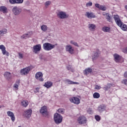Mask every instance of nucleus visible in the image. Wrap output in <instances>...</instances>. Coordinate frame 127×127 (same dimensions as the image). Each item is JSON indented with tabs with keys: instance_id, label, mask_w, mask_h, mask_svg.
Instances as JSON below:
<instances>
[{
	"instance_id": "obj_1",
	"label": "nucleus",
	"mask_w": 127,
	"mask_h": 127,
	"mask_svg": "<svg viewBox=\"0 0 127 127\" xmlns=\"http://www.w3.org/2000/svg\"><path fill=\"white\" fill-rule=\"evenodd\" d=\"M57 45H58L57 44L53 45L49 43H45L43 44V48L45 51H50V50L55 48V46H57Z\"/></svg>"
},
{
	"instance_id": "obj_2",
	"label": "nucleus",
	"mask_w": 127,
	"mask_h": 127,
	"mask_svg": "<svg viewBox=\"0 0 127 127\" xmlns=\"http://www.w3.org/2000/svg\"><path fill=\"white\" fill-rule=\"evenodd\" d=\"M54 120L55 121V123L58 125L62 123L63 117L60 114L56 113L54 116Z\"/></svg>"
},
{
	"instance_id": "obj_3",
	"label": "nucleus",
	"mask_w": 127,
	"mask_h": 127,
	"mask_svg": "<svg viewBox=\"0 0 127 127\" xmlns=\"http://www.w3.org/2000/svg\"><path fill=\"white\" fill-rule=\"evenodd\" d=\"M58 18L60 19H65V18H68L69 15L65 11H60L57 13Z\"/></svg>"
},
{
	"instance_id": "obj_4",
	"label": "nucleus",
	"mask_w": 127,
	"mask_h": 127,
	"mask_svg": "<svg viewBox=\"0 0 127 127\" xmlns=\"http://www.w3.org/2000/svg\"><path fill=\"white\" fill-rule=\"evenodd\" d=\"M40 113L43 117H47L48 116V109L47 106H44L40 109Z\"/></svg>"
},
{
	"instance_id": "obj_5",
	"label": "nucleus",
	"mask_w": 127,
	"mask_h": 127,
	"mask_svg": "<svg viewBox=\"0 0 127 127\" xmlns=\"http://www.w3.org/2000/svg\"><path fill=\"white\" fill-rule=\"evenodd\" d=\"M35 78L40 82H43L44 79H43V73L41 71L37 72L35 75Z\"/></svg>"
},
{
	"instance_id": "obj_6",
	"label": "nucleus",
	"mask_w": 127,
	"mask_h": 127,
	"mask_svg": "<svg viewBox=\"0 0 127 127\" xmlns=\"http://www.w3.org/2000/svg\"><path fill=\"white\" fill-rule=\"evenodd\" d=\"M77 123L80 125H83L87 123V119L84 116H81L77 118Z\"/></svg>"
},
{
	"instance_id": "obj_7",
	"label": "nucleus",
	"mask_w": 127,
	"mask_h": 127,
	"mask_svg": "<svg viewBox=\"0 0 127 127\" xmlns=\"http://www.w3.org/2000/svg\"><path fill=\"white\" fill-rule=\"evenodd\" d=\"M41 51V45L38 44L35 46H34L33 47V52L35 54H38L39 52Z\"/></svg>"
},
{
	"instance_id": "obj_8",
	"label": "nucleus",
	"mask_w": 127,
	"mask_h": 127,
	"mask_svg": "<svg viewBox=\"0 0 127 127\" xmlns=\"http://www.w3.org/2000/svg\"><path fill=\"white\" fill-rule=\"evenodd\" d=\"M0 49L1 50V51L2 52V54L3 55H5V56H7V57H8L9 56V53L6 51V48L3 45H0Z\"/></svg>"
},
{
	"instance_id": "obj_9",
	"label": "nucleus",
	"mask_w": 127,
	"mask_h": 127,
	"mask_svg": "<svg viewBox=\"0 0 127 127\" xmlns=\"http://www.w3.org/2000/svg\"><path fill=\"white\" fill-rule=\"evenodd\" d=\"M69 101L71 103L75 104V105H79L80 104L81 100L77 97H72L69 98Z\"/></svg>"
},
{
	"instance_id": "obj_10",
	"label": "nucleus",
	"mask_w": 127,
	"mask_h": 127,
	"mask_svg": "<svg viewBox=\"0 0 127 127\" xmlns=\"http://www.w3.org/2000/svg\"><path fill=\"white\" fill-rule=\"evenodd\" d=\"M31 70V67L30 66L25 67L20 70V74L21 75H27V74L29 73Z\"/></svg>"
},
{
	"instance_id": "obj_11",
	"label": "nucleus",
	"mask_w": 127,
	"mask_h": 127,
	"mask_svg": "<svg viewBox=\"0 0 127 127\" xmlns=\"http://www.w3.org/2000/svg\"><path fill=\"white\" fill-rule=\"evenodd\" d=\"M87 28H88L89 31L93 32L95 31V30H96V28H97V26H96V24H95L89 23L87 26Z\"/></svg>"
},
{
	"instance_id": "obj_12",
	"label": "nucleus",
	"mask_w": 127,
	"mask_h": 127,
	"mask_svg": "<svg viewBox=\"0 0 127 127\" xmlns=\"http://www.w3.org/2000/svg\"><path fill=\"white\" fill-rule=\"evenodd\" d=\"M65 51L70 54H74V49L70 45H67L65 46Z\"/></svg>"
},
{
	"instance_id": "obj_13",
	"label": "nucleus",
	"mask_w": 127,
	"mask_h": 127,
	"mask_svg": "<svg viewBox=\"0 0 127 127\" xmlns=\"http://www.w3.org/2000/svg\"><path fill=\"white\" fill-rule=\"evenodd\" d=\"M12 11L15 15H18L21 12V8L19 7L14 6L12 9Z\"/></svg>"
},
{
	"instance_id": "obj_14",
	"label": "nucleus",
	"mask_w": 127,
	"mask_h": 127,
	"mask_svg": "<svg viewBox=\"0 0 127 127\" xmlns=\"http://www.w3.org/2000/svg\"><path fill=\"white\" fill-rule=\"evenodd\" d=\"M85 16L87 17V18H89V19H92V18H96V15L92 12H86L85 13Z\"/></svg>"
},
{
	"instance_id": "obj_15",
	"label": "nucleus",
	"mask_w": 127,
	"mask_h": 127,
	"mask_svg": "<svg viewBox=\"0 0 127 127\" xmlns=\"http://www.w3.org/2000/svg\"><path fill=\"white\" fill-rule=\"evenodd\" d=\"M97 111L99 113H103V112L107 111V106L104 104L100 105L97 108Z\"/></svg>"
},
{
	"instance_id": "obj_16",
	"label": "nucleus",
	"mask_w": 127,
	"mask_h": 127,
	"mask_svg": "<svg viewBox=\"0 0 127 127\" xmlns=\"http://www.w3.org/2000/svg\"><path fill=\"white\" fill-rule=\"evenodd\" d=\"M31 114H32V110L31 109H28L25 111L23 116L25 118H30L31 117Z\"/></svg>"
},
{
	"instance_id": "obj_17",
	"label": "nucleus",
	"mask_w": 127,
	"mask_h": 127,
	"mask_svg": "<svg viewBox=\"0 0 127 127\" xmlns=\"http://www.w3.org/2000/svg\"><path fill=\"white\" fill-rule=\"evenodd\" d=\"M4 76L5 77L6 80H7V81H10V80L12 79L11 73L8 71H6L4 72Z\"/></svg>"
},
{
	"instance_id": "obj_18",
	"label": "nucleus",
	"mask_w": 127,
	"mask_h": 127,
	"mask_svg": "<svg viewBox=\"0 0 127 127\" xmlns=\"http://www.w3.org/2000/svg\"><path fill=\"white\" fill-rule=\"evenodd\" d=\"M7 115L8 117H10L12 122H14V121H15V116H14L13 112L8 111L7 112Z\"/></svg>"
},
{
	"instance_id": "obj_19",
	"label": "nucleus",
	"mask_w": 127,
	"mask_h": 127,
	"mask_svg": "<svg viewBox=\"0 0 127 127\" xmlns=\"http://www.w3.org/2000/svg\"><path fill=\"white\" fill-rule=\"evenodd\" d=\"M102 15L105 16L109 22H112V17L110 16V14L106 12H103Z\"/></svg>"
},
{
	"instance_id": "obj_20",
	"label": "nucleus",
	"mask_w": 127,
	"mask_h": 127,
	"mask_svg": "<svg viewBox=\"0 0 127 127\" xmlns=\"http://www.w3.org/2000/svg\"><path fill=\"white\" fill-rule=\"evenodd\" d=\"M114 20H115L116 24H117V25L120 24V23L123 22L122 21V20H121V18H120V16H119V15H114Z\"/></svg>"
},
{
	"instance_id": "obj_21",
	"label": "nucleus",
	"mask_w": 127,
	"mask_h": 127,
	"mask_svg": "<svg viewBox=\"0 0 127 127\" xmlns=\"http://www.w3.org/2000/svg\"><path fill=\"white\" fill-rule=\"evenodd\" d=\"M99 56H100V52H95L92 53V61L96 60L97 58H98Z\"/></svg>"
},
{
	"instance_id": "obj_22",
	"label": "nucleus",
	"mask_w": 127,
	"mask_h": 127,
	"mask_svg": "<svg viewBox=\"0 0 127 127\" xmlns=\"http://www.w3.org/2000/svg\"><path fill=\"white\" fill-rule=\"evenodd\" d=\"M118 26H119V27H120L121 29H122V30H124V31H127V25L124 24L123 22H121V23L118 24Z\"/></svg>"
},
{
	"instance_id": "obj_23",
	"label": "nucleus",
	"mask_w": 127,
	"mask_h": 127,
	"mask_svg": "<svg viewBox=\"0 0 127 127\" xmlns=\"http://www.w3.org/2000/svg\"><path fill=\"white\" fill-rule=\"evenodd\" d=\"M53 85V83L51 81H47L44 84V87L47 88V89H49V88H51Z\"/></svg>"
},
{
	"instance_id": "obj_24",
	"label": "nucleus",
	"mask_w": 127,
	"mask_h": 127,
	"mask_svg": "<svg viewBox=\"0 0 127 127\" xmlns=\"http://www.w3.org/2000/svg\"><path fill=\"white\" fill-rule=\"evenodd\" d=\"M102 30L103 32H106L107 33H110L111 31H112L111 28L107 26H104L102 28Z\"/></svg>"
},
{
	"instance_id": "obj_25",
	"label": "nucleus",
	"mask_w": 127,
	"mask_h": 127,
	"mask_svg": "<svg viewBox=\"0 0 127 127\" xmlns=\"http://www.w3.org/2000/svg\"><path fill=\"white\" fill-rule=\"evenodd\" d=\"M65 82L68 85H79V83L77 82H74L69 79H66Z\"/></svg>"
},
{
	"instance_id": "obj_26",
	"label": "nucleus",
	"mask_w": 127,
	"mask_h": 127,
	"mask_svg": "<svg viewBox=\"0 0 127 127\" xmlns=\"http://www.w3.org/2000/svg\"><path fill=\"white\" fill-rule=\"evenodd\" d=\"M114 58L115 62L117 63L120 62V60H121V56L118 54H115L114 55Z\"/></svg>"
},
{
	"instance_id": "obj_27",
	"label": "nucleus",
	"mask_w": 127,
	"mask_h": 127,
	"mask_svg": "<svg viewBox=\"0 0 127 127\" xmlns=\"http://www.w3.org/2000/svg\"><path fill=\"white\" fill-rule=\"evenodd\" d=\"M0 11L3 12V13H7V8L4 6H0Z\"/></svg>"
},
{
	"instance_id": "obj_28",
	"label": "nucleus",
	"mask_w": 127,
	"mask_h": 127,
	"mask_svg": "<svg viewBox=\"0 0 127 127\" xmlns=\"http://www.w3.org/2000/svg\"><path fill=\"white\" fill-rule=\"evenodd\" d=\"M92 71H93L92 68H87L84 70L83 73L84 75H89L90 73H91Z\"/></svg>"
},
{
	"instance_id": "obj_29",
	"label": "nucleus",
	"mask_w": 127,
	"mask_h": 127,
	"mask_svg": "<svg viewBox=\"0 0 127 127\" xmlns=\"http://www.w3.org/2000/svg\"><path fill=\"white\" fill-rule=\"evenodd\" d=\"M21 105L22 107H24V108H26V107L28 106V101L26 100H22Z\"/></svg>"
},
{
	"instance_id": "obj_30",
	"label": "nucleus",
	"mask_w": 127,
	"mask_h": 127,
	"mask_svg": "<svg viewBox=\"0 0 127 127\" xmlns=\"http://www.w3.org/2000/svg\"><path fill=\"white\" fill-rule=\"evenodd\" d=\"M7 33V29L3 28L0 30V35H3V34H6Z\"/></svg>"
},
{
	"instance_id": "obj_31",
	"label": "nucleus",
	"mask_w": 127,
	"mask_h": 127,
	"mask_svg": "<svg viewBox=\"0 0 127 127\" xmlns=\"http://www.w3.org/2000/svg\"><path fill=\"white\" fill-rule=\"evenodd\" d=\"M41 29L42 30V31H47V29H48V27L46 26V25H42L41 26Z\"/></svg>"
},
{
	"instance_id": "obj_32",
	"label": "nucleus",
	"mask_w": 127,
	"mask_h": 127,
	"mask_svg": "<svg viewBox=\"0 0 127 127\" xmlns=\"http://www.w3.org/2000/svg\"><path fill=\"white\" fill-rule=\"evenodd\" d=\"M19 86V80L17 81V82L14 84V88L15 90H18V87Z\"/></svg>"
},
{
	"instance_id": "obj_33",
	"label": "nucleus",
	"mask_w": 127,
	"mask_h": 127,
	"mask_svg": "<svg viewBox=\"0 0 127 127\" xmlns=\"http://www.w3.org/2000/svg\"><path fill=\"white\" fill-rule=\"evenodd\" d=\"M93 98H94V99H99V98H100V93L98 92H95L93 94Z\"/></svg>"
},
{
	"instance_id": "obj_34",
	"label": "nucleus",
	"mask_w": 127,
	"mask_h": 127,
	"mask_svg": "<svg viewBox=\"0 0 127 127\" xmlns=\"http://www.w3.org/2000/svg\"><path fill=\"white\" fill-rule=\"evenodd\" d=\"M70 44H72V45H74V46H76V47H79V45H78V43L75 41L71 40L70 41Z\"/></svg>"
},
{
	"instance_id": "obj_35",
	"label": "nucleus",
	"mask_w": 127,
	"mask_h": 127,
	"mask_svg": "<svg viewBox=\"0 0 127 127\" xmlns=\"http://www.w3.org/2000/svg\"><path fill=\"white\" fill-rule=\"evenodd\" d=\"M100 10H102L103 11H106L107 10V7L105 5H101L100 6Z\"/></svg>"
},
{
	"instance_id": "obj_36",
	"label": "nucleus",
	"mask_w": 127,
	"mask_h": 127,
	"mask_svg": "<svg viewBox=\"0 0 127 127\" xmlns=\"http://www.w3.org/2000/svg\"><path fill=\"white\" fill-rule=\"evenodd\" d=\"M18 57L19 59H20L21 60L23 59L24 56L23 54H21V53H18Z\"/></svg>"
},
{
	"instance_id": "obj_37",
	"label": "nucleus",
	"mask_w": 127,
	"mask_h": 127,
	"mask_svg": "<svg viewBox=\"0 0 127 127\" xmlns=\"http://www.w3.org/2000/svg\"><path fill=\"white\" fill-rule=\"evenodd\" d=\"M58 112L60 114H64V113H65V109L63 108H60L58 110Z\"/></svg>"
},
{
	"instance_id": "obj_38",
	"label": "nucleus",
	"mask_w": 127,
	"mask_h": 127,
	"mask_svg": "<svg viewBox=\"0 0 127 127\" xmlns=\"http://www.w3.org/2000/svg\"><path fill=\"white\" fill-rule=\"evenodd\" d=\"M92 5H93V2L91 1H89L86 4V7H90V6H92Z\"/></svg>"
},
{
	"instance_id": "obj_39",
	"label": "nucleus",
	"mask_w": 127,
	"mask_h": 127,
	"mask_svg": "<svg viewBox=\"0 0 127 127\" xmlns=\"http://www.w3.org/2000/svg\"><path fill=\"white\" fill-rule=\"evenodd\" d=\"M50 4H51V1H46L45 3V6L46 7H48V6H49V5H50Z\"/></svg>"
},
{
	"instance_id": "obj_40",
	"label": "nucleus",
	"mask_w": 127,
	"mask_h": 127,
	"mask_svg": "<svg viewBox=\"0 0 127 127\" xmlns=\"http://www.w3.org/2000/svg\"><path fill=\"white\" fill-rule=\"evenodd\" d=\"M122 51L125 54H127V46L126 47L123 48L122 50Z\"/></svg>"
},
{
	"instance_id": "obj_41",
	"label": "nucleus",
	"mask_w": 127,
	"mask_h": 127,
	"mask_svg": "<svg viewBox=\"0 0 127 127\" xmlns=\"http://www.w3.org/2000/svg\"><path fill=\"white\" fill-rule=\"evenodd\" d=\"M28 37H29V35H28V34H25L21 36V38L22 39L28 38Z\"/></svg>"
},
{
	"instance_id": "obj_42",
	"label": "nucleus",
	"mask_w": 127,
	"mask_h": 127,
	"mask_svg": "<svg viewBox=\"0 0 127 127\" xmlns=\"http://www.w3.org/2000/svg\"><path fill=\"white\" fill-rule=\"evenodd\" d=\"M95 119L96 121H97V122L101 121V117H100L99 115L95 116Z\"/></svg>"
},
{
	"instance_id": "obj_43",
	"label": "nucleus",
	"mask_w": 127,
	"mask_h": 127,
	"mask_svg": "<svg viewBox=\"0 0 127 127\" xmlns=\"http://www.w3.org/2000/svg\"><path fill=\"white\" fill-rule=\"evenodd\" d=\"M95 90H100V89H102V87L98 85H96L94 87Z\"/></svg>"
},
{
	"instance_id": "obj_44",
	"label": "nucleus",
	"mask_w": 127,
	"mask_h": 127,
	"mask_svg": "<svg viewBox=\"0 0 127 127\" xmlns=\"http://www.w3.org/2000/svg\"><path fill=\"white\" fill-rule=\"evenodd\" d=\"M101 4H99V3H95V7H96V8H98V9H100L101 8Z\"/></svg>"
},
{
	"instance_id": "obj_45",
	"label": "nucleus",
	"mask_w": 127,
	"mask_h": 127,
	"mask_svg": "<svg viewBox=\"0 0 127 127\" xmlns=\"http://www.w3.org/2000/svg\"><path fill=\"white\" fill-rule=\"evenodd\" d=\"M9 1L11 4H14V3H16V0H9Z\"/></svg>"
},
{
	"instance_id": "obj_46",
	"label": "nucleus",
	"mask_w": 127,
	"mask_h": 127,
	"mask_svg": "<svg viewBox=\"0 0 127 127\" xmlns=\"http://www.w3.org/2000/svg\"><path fill=\"white\" fill-rule=\"evenodd\" d=\"M67 68L68 71H70L71 72H74V69H73L70 66H67Z\"/></svg>"
},
{
	"instance_id": "obj_47",
	"label": "nucleus",
	"mask_w": 127,
	"mask_h": 127,
	"mask_svg": "<svg viewBox=\"0 0 127 127\" xmlns=\"http://www.w3.org/2000/svg\"><path fill=\"white\" fill-rule=\"evenodd\" d=\"M87 113H89L90 115H92L93 114V111L91 109H89L87 110Z\"/></svg>"
},
{
	"instance_id": "obj_48",
	"label": "nucleus",
	"mask_w": 127,
	"mask_h": 127,
	"mask_svg": "<svg viewBox=\"0 0 127 127\" xmlns=\"http://www.w3.org/2000/svg\"><path fill=\"white\" fill-rule=\"evenodd\" d=\"M23 0H16V3H22Z\"/></svg>"
},
{
	"instance_id": "obj_49",
	"label": "nucleus",
	"mask_w": 127,
	"mask_h": 127,
	"mask_svg": "<svg viewBox=\"0 0 127 127\" xmlns=\"http://www.w3.org/2000/svg\"><path fill=\"white\" fill-rule=\"evenodd\" d=\"M123 84H124V85H126L127 86V79H124L122 81Z\"/></svg>"
},
{
	"instance_id": "obj_50",
	"label": "nucleus",
	"mask_w": 127,
	"mask_h": 127,
	"mask_svg": "<svg viewBox=\"0 0 127 127\" xmlns=\"http://www.w3.org/2000/svg\"><path fill=\"white\" fill-rule=\"evenodd\" d=\"M124 77H125V78H127V71L125 72Z\"/></svg>"
},
{
	"instance_id": "obj_51",
	"label": "nucleus",
	"mask_w": 127,
	"mask_h": 127,
	"mask_svg": "<svg viewBox=\"0 0 127 127\" xmlns=\"http://www.w3.org/2000/svg\"><path fill=\"white\" fill-rule=\"evenodd\" d=\"M36 92H39V88H36Z\"/></svg>"
},
{
	"instance_id": "obj_52",
	"label": "nucleus",
	"mask_w": 127,
	"mask_h": 127,
	"mask_svg": "<svg viewBox=\"0 0 127 127\" xmlns=\"http://www.w3.org/2000/svg\"><path fill=\"white\" fill-rule=\"evenodd\" d=\"M125 8L126 10H127V5H126L125 6Z\"/></svg>"
},
{
	"instance_id": "obj_53",
	"label": "nucleus",
	"mask_w": 127,
	"mask_h": 127,
	"mask_svg": "<svg viewBox=\"0 0 127 127\" xmlns=\"http://www.w3.org/2000/svg\"><path fill=\"white\" fill-rule=\"evenodd\" d=\"M108 88H110V87H109V86H108V87H107V88H106V90H108Z\"/></svg>"
},
{
	"instance_id": "obj_54",
	"label": "nucleus",
	"mask_w": 127,
	"mask_h": 127,
	"mask_svg": "<svg viewBox=\"0 0 127 127\" xmlns=\"http://www.w3.org/2000/svg\"><path fill=\"white\" fill-rule=\"evenodd\" d=\"M109 86H112L111 84H108V86H109Z\"/></svg>"
},
{
	"instance_id": "obj_55",
	"label": "nucleus",
	"mask_w": 127,
	"mask_h": 127,
	"mask_svg": "<svg viewBox=\"0 0 127 127\" xmlns=\"http://www.w3.org/2000/svg\"><path fill=\"white\" fill-rule=\"evenodd\" d=\"M0 109H1V106H0Z\"/></svg>"
}]
</instances>
